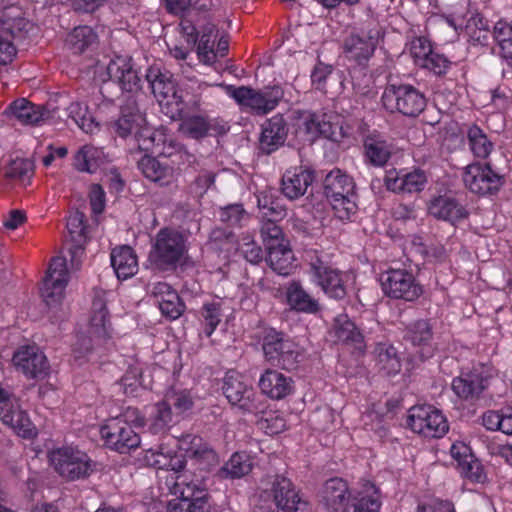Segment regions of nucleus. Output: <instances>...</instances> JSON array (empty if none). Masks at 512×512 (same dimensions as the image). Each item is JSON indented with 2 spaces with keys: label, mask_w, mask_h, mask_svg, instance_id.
<instances>
[{
  "label": "nucleus",
  "mask_w": 512,
  "mask_h": 512,
  "mask_svg": "<svg viewBox=\"0 0 512 512\" xmlns=\"http://www.w3.org/2000/svg\"><path fill=\"white\" fill-rule=\"evenodd\" d=\"M49 460L55 471L67 480L88 477L93 471L90 457L74 446H63L49 453Z\"/></svg>",
  "instance_id": "nucleus-7"
},
{
  "label": "nucleus",
  "mask_w": 512,
  "mask_h": 512,
  "mask_svg": "<svg viewBox=\"0 0 512 512\" xmlns=\"http://www.w3.org/2000/svg\"><path fill=\"white\" fill-rule=\"evenodd\" d=\"M376 363L380 370L387 375L397 374L401 369V362L396 349L387 343H380L375 348Z\"/></svg>",
  "instance_id": "nucleus-47"
},
{
  "label": "nucleus",
  "mask_w": 512,
  "mask_h": 512,
  "mask_svg": "<svg viewBox=\"0 0 512 512\" xmlns=\"http://www.w3.org/2000/svg\"><path fill=\"white\" fill-rule=\"evenodd\" d=\"M6 112L23 125H36L44 118L43 109L24 98L10 104Z\"/></svg>",
  "instance_id": "nucleus-39"
},
{
  "label": "nucleus",
  "mask_w": 512,
  "mask_h": 512,
  "mask_svg": "<svg viewBox=\"0 0 512 512\" xmlns=\"http://www.w3.org/2000/svg\"><path fill=\"white\" fill-rule=\"evenodd\" d=\"M382 103L390 112L414 117L424 110L426 99L411 85H390L382 94Z\"/></svg>",
  "instance_id": "nucleus-11"
},
{
  "label": "nucleus",
  "mask_w": 512,
  "mask_h": 512,
  "mask_svg": "<svg viewBox=\"0 0 512 512\" xmlns=\"http://www.w3.org/2000/svg\"><path fill=\"white\" fill-rule=\"evenodd\" d=\"M164 401L174 407L176 413H183L193 406V397L188 390L171 389L165 394Z\"/></svg>",
  "instance_id": "nucleus-58"
},
{
  "label": "nucleus",
  "mask_w": 512,
  "mask_h": 512,
  "mask_svg": "<svg viewBox=\"0 0 512 512\" xmlns=\"http://www.w3.org/2000/svg\"><path fill=\"white\" fill-rule=\"evenodd\" d=\"M310 280L330 298L342 299L346 295L347 276L319 257L310 260Z\"/></svg>",
  "instance_id": "nucleus-16"
},
{
  "label": "nucleus",
  "mask_w": 512,
  "mask_h": 512,
  "mask_svg": "<svg viewBox=\"0 0 512 512\" xmlns=\"http://www.w3.org/2000/svg\"><path fill=\"white\" fill-rule=\"evenodd\" d=\"M261 235L266 250L269 249L270 246H278L288 242L283 237L281 228L275 224L274 219L269 220L262 225Z\"/></svg>",
  "instance_id": "nucleus-62"
},
{
  "label": "nucleus",
  "mask_w": 512,
  "mask_h": 512,
  "mask_svg": "<svg viewBox=\"0 0 512 512\" xmlns=\"http://www.w3.org/2000/svg\"><path fill=\"white\" fill-rule=\"evenodd\" d=\"M405 337L415 346L425 345L432 337L431 327L426 320H417L407 327Z\"/></svg>",
  "instance_id": "nucleus-57"
},
{
  "label": "nucleus",
  "mask_w": 512,
  "mask_h": 512,
  "mask_svg": "<svg viewBox=\"0 0 512 512\" xmlns=\"http://www.w3.org/2000/svg\"><path fill=\"white\" fill-rule=\"evenodd\" d=\"M111 265L118 279L126 280L138 271V260L129 246L114 248L110 255Z\"/></svg>",
  "instance_id": "nucleus-34"
},
{
  "label": "nucleus",
  "mask_w": 512,
  "mask_h": 512,
  "mask_svg": "<svg viewBox=\"0 0 512 512\" xmlns=\"http://www.w3.org/2000/svg\"><path fill=\"white\" fill-rule=\"evenodd\" d=\"M69 278L66 259L61 256L53 258L41 287V296L47 306L52 308L62 303Z\"/></svg>",
  "instance_id": "nucleus-17"
},
{
  "label": "nucleus",
  "mask_w": 512,
  "mask_h": 512,
  "mask_svg": "<svg viewBox=\"0 0 512 512\" xmlns=\"http://www.w3.org/2000/svg\"><path fill=\"white\" fill-rule=\"evenodd\" d=\"M285 297L288 307L296 312L315 314L320 310L319 301L297 281H292L286 286Z\"/></svg>",
  "instance_id": "nucleus-31"
},
{
  "label": "nucleus",
  "mask_w": 512,
  "mask_h": 512,
  "mask_svg": "<svg viewBox=\"0 0 512 512\" xmlns=\"http://www.w3.org/2000/svg\"><path fill=\"white\" fill-rule=\"evenodd\" d=\"M107 76L118 82L124 91L133 93L140 89V78L128 56L117 55L112 58L107 65Z\"/></svg>",
  "instance_id": "nucleus-27"
},
{
  "label": "nucleus",
  "mask_w": 512,
  "mask_h": 512,
  "mask_svg": "<svg viewBox=\"0 0 512 512\" xmlns=\"http://www.w3.org/2000/svg\"><path fill=\"white\" fill-rule=\"evenodd\" d=\"M210 124L206 117L192 115L182 119L179 131L192 139H200L208 134Z\"/></svg>",
  "instance_id": "nucleus-51"
},
{
  "label": "nucleus",
  "mask_w": 512,
  "mask_h": 512,
  "mask_svg": "<svg viewBox=\"0 0 512 512\" xmlns=\"http://www.w3.org/2000/svg\"><path fill=\"white\" fill-rule=\"evenodd\" d=\"M407 423L413 432L429 438L442 437L449 429L443 413L430 405L412 407Z\"/></svg>",
  "instance_id": "nucleus-14"
},
{
  "label": "nucleus",
  "mask_w": 512,
  "mask_h": 512,
  "mask_svg": "<svg viewBox=\"0 0 512 512\" xmlns=\"http://www.w3.org/2000/svg\"><path fill=\"white\" fill-rule=\"evenodd\" d=\"M433 22L439 27L451 28L455 34L465 30L472 39L479 43H484L488 38V31L483 27L481 18L467 19V7L464 4H458L452 12L436 17Z\"/></svg>",
  "instance_id": "nucleus-18"
},
{
  "label": "nucleus",
  "mask_w": 512,
  "mask_h": 512,
  "mask_svg": "<svg viewBox=\"0 0 512 512\" xmlns=\"http://www.w3.org/2000/svg\"><path fill=\"white\" fill-rule=\"evenodd\" d=\"M208 493L189 500L173 499L168 502V512H210Z\"/></svg>",
  "instance_id": "nucleus-52"
},
{
  "label": "nucleus",
  "mask_w": 512,
  "mask_h": 512,
  "mask_svg": "<svg viewBox=\"0 0 512 512\" xmlns=\"http://www.w3.org/2000/svg\"><path fill=\"white\" fill-rule=\"evenodd\" d=\"M186 238L173 229H161L154 240L149 259L160 270H173L186 259Z\"/></svg>",
  "instance_id": "nucleus-4"
},
{
  "label": "nucleus",
  "mask_w": 512,
  "mask_h": 512,
  "mask_svg": "<svg viewBox=\"0 0 512 512\" xmlns=\"http://www.w3.org/2000/svg\"><path fill=\"white\" fill-rule=\"evenodd\" d=\"M352 491L353 489L350 490L343 479L331 478L324 485L323 499L329 508L338 511L344 506Z\"/></svg>",
  "instance_id": "nucleus-41"
},
{
  "label": "nucleus",
  "mask_w": 512,
  "mask_h": 512,
  "mask_svg": "<svg viewBox=\"0 0 512 512\" xmlns=\"http://www.w3.org/2000/svg\"><path fill=\"white\" fill-rule=\"evenodd\" d=\"M143 459L149 466L173 472L166 484L176 499L189 500L208 493L206 473L216 462V454L201 437L166 436L156 447L146 449Z\"/></svg>",
  "instance_id": "nucleus-1"
},
{
  "label": "nucleus",
  "mask_w": 512,
  "mask_h": 512,
  "mask_svg": "<svg viewBox=\"0 0 512 512\" xmlns=\"http://www.w3.org/2000/svg\"><path fill=\"white\" fill-rule=\"evenodd\" d=\"M329 336L335 342L352 343L355 345H360L362 342V334L346 314H340L334 318ZM358 347L360 348V346Z\"/></svg>",
  "instance_id": "nucleus-38"
},
{
  "label": "nucleus",
  "mask_w": 512,
  "mask_h": 512,
  "mask_svg": "<svg viewBox=\"0 0 512 512\" xmlns=\"http://www.w3.org/2000/svg\"><path fill=\"white\" fill-rule=\"evenodd\" d=\"M380 39L377 28L362 29L351 33L344 41V53L358 63L367 61L374 53Z\"/></svg>",
  "instance_id": "nucleus-20"
},
{
  "label": "nucleus",
  "mask_w": 512,
  "mask_h": 512,
  "mask_svg": "<svg viewBox=\"0 0 512 512\" xmlns=\"http://www.w3.org/2000/svg\"><path fill=\"white\" fill-rule=\"evenodd\" d=\"M172 421V411L169 405L163 400L151 407L148 425L152 433H164Z\"/></svg>",
  "instance_id": "nucleus-49"
},
{
  "label": "nucleus",
  "mask_w": 512,
  "mask_h": 512,
  "mask_svg": "<svg viewBox=\"0 0 512 512\" xmlns=\"http://www.w3.org/2000/svg\"><path fill=\"white\" fill-rule=\"evenodd\" d=\"M380 284L383 293L392 299L411 302L423 293L413 273L406 269H388L380 275Z\"/></svg>",
  "instance_id": "nucleus-12"
},
{
  "label": "nucleus",
  "mask_w": 512,
  "mask_h": 512,
  "mask_svg": "<svg viewBox=\"0 0 512 512\" xmlns=\"http://www.w3.org/2000/svg\"><path fill=\"white\" fill-rule=\"evenodd\" d=\"M12 360L14 366L29 378H43L48 374V360L35 345L20 347Z\"/></svg>",
  "instance_id": "nucleus-21"
},
{
  "label": "nucleus",
  "mask_w": 512,
  "mask_h": 512,
  "mask_svg": "<svg viewBox=\"0 0 512 512\" xmlns=\"http://www.w3.org/2000/svg\"><path fill=\"white\" fill-rule=\"evenodd\" d=\"M100 435L106 447L119 453H128L141 443L139 435L132 427L115 418L101 426Z\"/></svg>",
  "instance_id": "nucleus-19"
},
{
  "label": "nucleus",
  "mask_w": 512,
  "mask_h": 512,
  "mask_svg": "<svg viewBox=\"0 0 512 512\" xmlns=\"http://www.w3.org/2000/svg\"><path fill=\"white\" fill-rule=\"evenodd\" d=\"M307 512V503L303 501L290 479L283 475H274L263 482L258 501L253 512Z\"/></svg>",
  "instance_id": "nucleus-2"
},
{
  "label": "nucleus",
  "mask_w": 512,
  "mask_h": 512,
  "mask_svg": "<svg viewBox=\"0 0 512 512\" xmlns=\"http://www.w3.org/2000/svg\"><path fill=\"white\" fill-rule=\"evenodd\" d=\"M263 412L254 414L257 417V425L266 434H278L286 429V420L278 411H266V403L262 400L258 403Z\"/></svg>",
  "instance_id": "nucleus-48"
},
{
  "label": "nucleus",
  "mask_w": 512,
  "mask_h": 512,
  "mask_svg": "<svg viewBox=\"0 0 512 512\" xmlns=\"http://www.w3.org/2000/svg\"><path fill=\"white\" fill-rule=\"evenodd\" d=\"M28 25L25 13L18 5L0 9V65L12 62L17 53L12 38L26 30Z\"/></svg>",
  "instance_id": "nucleus-8"
},
{
  "label": "nucleus",
  "mask_w": 512,
  "mask_h": 512,
  "mask_svg": "<svg viewBox=\"0 0 512 512\" xmlns=\"http://www.w3.org/2000/svg\"><path fill=\"white\" fill-rule=\"evenodd\" d=\"M462 179L465 187L478 196H492L504 185V176L494 170L490 164L479 161L464 167Z\"/></svg>",
  "instance_id": "nucleus-10"
},
{
  "label": "nucleus",
  "mask_w": 512,
  "mask_h": 512,
  "mask_svg": "<svg viewBox=\"0 0 512 512\" xmlns=\"http://www.w3.org/2000/svg\"><path fill=\"white\" fill-rule=\"evenodd\" d=\"M384 183L390 191L414 193L424 189L427 183V176L424 171L419 169L410 172L391 169L386 172Z\"/></svg>",
  "instance_id": "nucleus-25"
},
{
  "label": "nucleus",
  "mask_w": 512,
  "mask_h": 512,
  "mask_svg": "<svg viewBox=\"0 0 512 512\" xmlns=\"http://www.w3.org/2000/svg\"><path fill=\"white\" fill-rule=\"evenodd\" d=\"M148 294L158 305L162 315L168 319L175 320L184 312V304L177 291L166 282L150 283L147 286Z\"/></svg>",
  "instance_id": "nucleus-23"
},
{
  "label": "nucleus",
  "mask_w": 512,
  "mask_h": 512,
  "mask_svg": "<svg viewBox=\"0 0 512 512\" xmlns=\"http://www.w3.org/2000/svg\"><path fill=\"white\" fill-rule=\"evenodd\" d=\"M111 333L105 293H97L93 299L91 316L85 335L80 336L74 344V357L80 359L93 349L105 345L110 339Z\"/></svg>",
  "instance_id": "nucleus-3"
},
{
  "label": "nucleus",
  "mask_w": 512,
  "mask_h": 512,
  "mask_svg": "<svg viewBox=\"0 0 512 512\" xmlns=\"http://www.w3.org/2000/svg\"><path fill=\"white\" fill-rule=\"evenodd\" d=\"M296 132L314 140L322 135L332 141H340L347 133L338 123L332 122V115L317 114L311 111L295 112L294 124Z\"/></svg>",
  "instance_id": "nucleus-9"
},
{
  "label": "nucleus",
  "mask_w": 512,
  "mask_h": 512,
  "mask_svg": "<svg viewBox=\"0 0 512 512\" xmlns=\"http://www.w3.org/2000/svg\"><path fill=\"white\" fill-rule=\"evenodd\" d=\"M252 469V460L246 453H235L226 462L223 472L232 478H240Z\"/></svg>",
  "instance_id": "nucleus-54"
},
{
  "label": "nucleus",
  "mask_w": 512,
  "mask_h": 512,
  "mask_svg": "<svg viewBox=\"0 0 512 512\" xmlns=\"http://www.w3.org/2000/svg\"><path fill=\"white\" fill-rule=\"evenodd\" d=\"M261 393L272 400H282L294 391V381L290 376L275 370H265L258 381Z\"/></svg>",
  "instance_id": "nucleus-28"
},
{
  "label": "nucleus",
  "mask_w": 512,
  "mask_h": 512,
  "mask_svg": "<svg viewBox=\"0 0 512 512\" xmlns=\"http://www.w3.org/2000/svg\"><path fill=\"white\" fill-rule=\"evenodd\" d=\"M267 262L279 275H289L294 268V254L289 242L267 249Z\"/></svg>",
  "instance_id": "nucleus-37"
},
{
  "label": "nucleus",
  "mask_w": 512,
  "mask_h": 512,
  "mask_svg": "<svg viewBox=\"0 0 512 512\" xmlns=\"http://www.w3.org/2000/svg\"><path fill=\"white\" fill-rule=\"evenodd\" d=\"M433 217L455 224L467 216L466 209L453 197L441 195L433 198L428 206Z\"/></svg>",
  "instance_id": "nucleus-30"
},
{
  "label": "nucleus",
  "mask_w": 512,
  "mask_h": 512,
  "mask_svg": "<svg viewBox=\"0 0 512 512\" xmlns=\"http://www.w3.org/2000/svg\"><path fill=\"white\" fill-rule=\"evenodd\" d=\"M115 129L120 137L132 136L138 143L140 150L141 140L147 136L146 130H152L147 125L145 116L135 106H125L122 108L121 116L115 122Z\"/></svg>",
  "instance_id": "nucleus-24"
},
{
  "label": "nucleus",
  "mask_w": 512,
  "mask_h": 512,
  "mask_svg": "<svg viewBox=\"0 0 512 512\" xmlns=\"http://www.w3.org/2000/svg\"><path fill=\"white\" fill-rule=\"evenodd\" d=\"M493 36L497 42L501 55L512 59V23L499 20L493 30Z\"/></svg>",
  "instance_id": "nucleus-53"
},
{
  "label": "nucleus",
  "mask_w": 512,
  "mask_h": 512,
  "mask_svg": "<svg viewBox=\"0 0 512 512\" xmlns=\"http://www.w3.org/2000/svg\"><path fill=\"white\" fill-rule=\"evenodd\" d=\"M335 215L341 220H348L357 211L356 196L352 195L340 196L328 199Z\"/></svg>",
  "instance_id": "nucleus-56"
},
{
  "label": "nucleus",
  "mask_w": 512,
  "mask_h": 512,
  "mask_svg": "<svg viewBox=\"0 0 512 512\" xmlns=\"http://www.w3.org/2000/svg\"><path fill=\"white\" fill-rule=\"evenodd\" d=\"M459 470L464 478L472 482L483 483L486 480V474L481 462L473 456L464 462H460Z\"/></svg>",
  "instance_id": "nucleus-61"
},
{
  "label": "nucleus",
  "mask_w": 512,
  "mask_h": 512,
  "mask_svg": "<svg viewBox=\"0 0 512 512\" xmlns=\"http://www.w3.org/2000/svg\"><path fill=\"white\" fill-rule=\"evenodd\" d=\"M225 93L232 98L243 111L265 115L274 110L283 97L282 90L277 87L253 89L248 86L221 85Z\"/></svg>",
  "instance_id": "nucleus-6"
},
{
  "label": "nucleus",
  "mask_w": 512,
  "mask_h": 512,
  "mask_svg": "<svg viewBox=\"0 0 512 512\" xmlns=\"http://www.w3.org/2000/svg\"><path fill=\"white\" fill-rule=\"evenodd\" d=\"M450 66V61L440 53L433 51L420 67L425 68L436 75L445 74Z\"/></svg>",
  "instance_id": "nucleus-64"
},
{
  "label": "nucleus",
  "mask_w": 512,
  "mask_h": 512,
  "mask_svg": "<svg viewBox=\"0 0 512 512\" xmlns=\"http://www.w3.org/2000/svg\"><path fill=\"white\" fill-rule=\"evenodd\" d=\"M488 385L487 378L479 368H473L469 371H462L461 374L452 381V390L455 395L464 401H474L478 399Z\"/></svg>",
  "instance_id": "nucleus-26"
},
{
  "label": "nucleus",
  "mask_w": 512,
  "mask_h": 512,
  "mask_svg": "<svg viewBox=\"0 0 512 512\" xmlns=\"http://www.w3.org/2000/svg\"><path fill=\"white\" fill-rule=\"evenodd\" d=\"M33 173V163L25 158H16L6 167V176L12 179L25 181Z\"/></svg>",
  "instance_id": "nucleus-60"
},
{
  "label": "nucleus",
  "mask_w": 512,
  "mask_h": 512,
  "mask_svg": "<svg viewBox=\"0 0 512 512\" xmlns=\"http://www.w3.org/2000/svg\"><path fill=\"white\" fill-rule=\"evenodd\" d=\"M391 146L379 135H369L364 141L367 161L376 167L384 166L391 157Z\"/></svg>",
  "instance_id": "nucleus-40"
},
{
  "label": "nucleus",
  "mask_w": 512,
  "mask_h": 512,
  "mask_svg": "<svg viewBox=\"0 0 512 512\" xmlns=\"http://www.w3.org/2000/svg\"><path fill=\"white\" fill-rule=\"evenodd\" d=\"M143 175L161 186L170 185L175 181L176 174L173 167L161 163L154 157L145 155L138 163Z\"/></svg>",
  "instance_id": "nucleus-33"
},
{
  "label": "nucleus",
  "mask_w": 512,
  "mask_h": 512,
  "mask_svg": "<svg viewBox=\"0 0 512 512\" xmlns=\"http://www.w3.org/2000/svg\"><path fill=\"white\" fill-rule=\"evenodd\" d=\"M107 161L104 151L90 144L81 146L74 155V167L89 174L96 173Z\"/></svg>",
  "instance_id": "nucleus-35"
},
{
  "label": "nucleus",
  "mask_w": 512,
  "mask_h": 512,
  "mask_svg": "<svg viewBox=\"0 0 512 512\" xmlns=\"http://www.w3.org/2000/svg\"><path fill=\"white\" fill-rule=\"evenodd\" d=\"M468 146L476 158L486 159L494 149V143L484 131L476 125L467 130Z\"/></svg>",
  "instance_id": "nucleus-46"
},
{
  "label": "nucleus",
  "mask_w": 512,
  "mask_h": 512,
  "mask_svg": "<svg viewBox=\"0 0 512 512\" xmlns=\"http://www.w3.org/2000/svg\"><path fill=\"white\" fill-rule=\"evenodd\" d=\"M146 79L162 112L171 119L181 118L184 111L182 91L177 89L172 74L153 65L147 70Z\"/></svg>",
  "instance_id": "nucleus-5"
},
{
  "label": "nucleus",
  "mask_w": 512,
  "mask_h": 512,
  "mask_svg": "<svg viewBox=\"0 0 512 512\" xmlns=\"http://www.w3.org/2000/svg\"><path fill=\"white\" fill-rule=\"evenodd\" d=\"M224 312V301L213 300L203 304L200 310V321L203 333L210 337L222 320Z\"/></svg>",
  "instance_id": "nucleus-44"
},
{
  "label": "nucleus",
  "mask_w": 512,
  "mask_h": 512,
  "mask_svg": "<svg viewBox=\"0 0 512 512\" xmlns=\"http://www.w3.org/2000/svg\"><path fill=\"white\" fill-rule=\"evenodd\" d=\"M433 51L431 42L424 36L415 37L409 43L410 55L419 67Z\"/></svg>",
  "instance_id": "nucleus-59"
},
{
  "label": "nucleus",
  "mask_w": 512,
  "mask_h": 512,
  "mask_svg": "<svg viewBox=\"0 0 512 512\" xmlns=\"http://www.w3.org/2000/svg\"><path fill=\"white\" fill-rule=\"evenodd\" d=\"M150 384L151 381L147 379L139 363L130 365L121 378L123 392L128 396H137L140 390L149 388Z\"/></svg>",
  "instance_id": "nucleus-43"
},
{
  "label": "nucleus",
  "mask_w": 512,
  "mask_h": 512,
  "mask_svg": "<svg viewBox=\"0 0 512 512\" xmlns=\"http://www.w3.org/2000/svg\"><path fill=\"white\" fill-rule=\"evenodd\" d=\"M85 216L81 212H74L70 214L67 219V229L71 236V239L80 244L86 239V227L84 225Z\"/></svg>",
  "instance_id": "nucleus-63"
},
{
  "label": "nucleus",
  "mask_w": 512,
  "mask_h": 512,
  "mask_svg": "<svg viewBox=\"0 0 512 512\" xmlns=\"http://www.w3.org/2000/svg\"><path fill=\"white\" fill-rule=\"evenodd\" d=\"M382 505L379 488L369 482H364L361 487L353 488L352 494L340 512H380Z\"/></svg>",
  "instance_id": "nucleus-22"
},
{
  "label": "nucleus",
  "mask_w": 512,
  "mask_h": 512,
  "mask_svg": "<svg viewBox=\"0 0 512 512\" xmlns=\"http://www.w3.org/2000/svg\"><path fill=\"white\" fill-rule=\"evenodd\" d=\"M146 134L141 140L142 151L170 157L182 150V145L163 127L146 130Z\"/></svg>",
  "instance_id": "nucleus-29"
},
{
  "label": "nucleus",
  "mask_w": 512,
  "mask_h": 512,
  "mask_svg": "<svg viewBox=\"0 0 512 512\" xmlns=\"http://www.w3.org/2000/svg\"><path fill=\"white\" fill-rule=\"evenodd\" d=\"M325 195L327 199L352 195L355 193V184L353 179L341 170L331 171L324 181Z\"/></svg>",
  "instance_id": "nucleus-42"
},
{
  "label": "nucleus",
  "mask_w": 512,
  "mask_h": 512,
  "mask_svg": "<svg viewBox=\"0 0 512 512\" xmlns=\"http://www.w3.org/2000/svg\"><path fill=\"white\" fill-rule=\"evenodd\" d=\"M286 137V122L281 115H275L263 124L260 137L261 148L271 153L283 145Z\"/></svg>",
  "instance_id": "nucleus-32"
},
{
  "label": "nucleus",
  "mask_w": 512,
  "mask_h": 512,
  "mask_svg": "<svg viewBox=\"0 0 512 512\" xmlns=\"http://www.w3.org/2000/svg\"><path fill=\"white\" fill-rule=\"evenodd\" d=\"M96 41V34L89 26H80L73 30L68 37V42L77 53H82L87 47Z\"/></svg>",
  "instance_id": "nucleus-55"
},
{
  "label": "nucleus",
  "mask_w": 512,
  "mask_h": 512,
  "mask_svg": "<svg viewBox=\"0 0 512 512\" xmlns=\"http://www.w3.org/2000/svg\"><path fill=\"white\" fill-rule=\"evenodd\" d=\"M312 182V175L302 168L286 171L282 178V192L288 199L303 196Z\"/></svg>",
  "instance_id": "nucleus-36"
},
{
  "label": "nucleus",
  "mask_w": 512,
  "mask_h": 512,
  "mask_svg": "<svg viewBox=\"0 0 512 512\" xmlns=\"http://www.w3.org/2000/svg\"><path fill=\"white\" fill-rule=\"evenodd\" d=\"M217 37L216 29L213 24H208L203 31L197 46V55L201 62L206 65L213 64L217 59V53L214 49L215 39Z\"/></svg>",
  "instance_id": "nucleus-50"
},
{
  "label": "nucleus",
  "mask_w": 512,
  "mask_h": 512,
  "mask_svg": "<svg viewBox=\"0 0 512 512\" xmlns=\"http://www.w3.org/2000/svg\"><path fill=\"white\" fill-rule=\"evenodd\" d=\"M67 112L69 117L72 118L85 133L92 134L98 131L100 120L92 115L85 103L74 101L67 107Z\"/></svg>",
  "instance_id": "nucleus-45"
},
{
  "label": "nucleus",
  "mask_w": 512,
  "mask_h": 512,
  "mask_svg": "<svg viewBox=\"0 0 512 512\" xmlns=\"http://www.w3.org/2000/svg\"><path fill=\"white\" fill-rule=\"evenodd\" d=\"M263 351L269 361L276 362L285 369H293L302 358L299 345L274 329L266 333Z\"/></svg>",
  "instance_id": "nucleus-15"
},
{
  "label": "nucleus",
  "mask_w": 512,
  "mask_h": 512,
  "mask_svg": "<svg viewBox=\"0 0 512 512\" xmlns=\"http://www.w3.org/2000/svg\"><path fill=\"white\" fill-rule=\"evenodd\" d=\"M223 393L232 406L244 413L258 414L263 412L258 404L261 399L253 388L244 381V377L237 371H228L224 377Z\"/></svg>",
  "instance_id": "nucleus-13"
}]
</instances>
